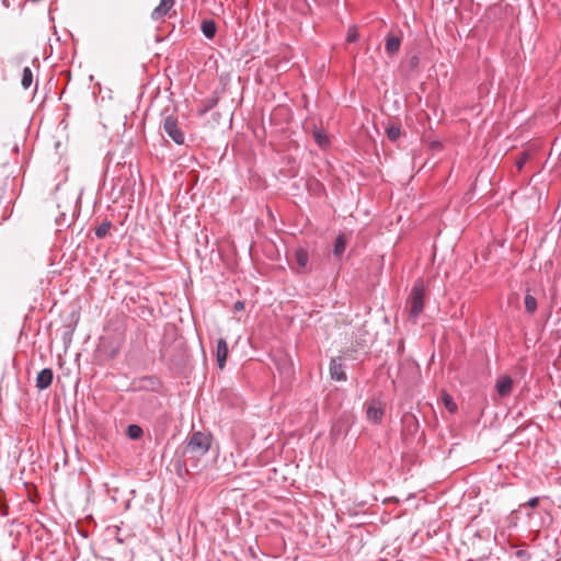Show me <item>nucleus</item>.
<instances>
[{
	"label": "nucleus",
	"instance_id": "obj_1",
	"mask_svg": "<svg viewBox=\"0 0 561 561\" xmlns=\"http://www.w3.org/2000/svg\"><path fill=\"white\" fill-rule=\"evenodd\" d=\"M211 446V436L203 432H194L183 447L182 461L185 467L198 469L201 457L205 456Z\"/></svg>",
	"mask_w": 561,
	"mask_h": 561
},
{
	"label": "nucleus",
	"instance_id": "obj_2",
	"mask_svg": "<svg viewBox=\"0 0 561 561\" xmlns=\"http://www.w3.org/2000/svg\"><path fill=\"white\" fill-rule=\"evenodd\" d=\"M424 300H425V286L422 280H417L412 286L408 305H409V316L410 318L416 322L420 314L424 309Z\"/></svg>",
	"mask_w": 561,
	"mask_h": 561
},
{
	"label": "nucleus",
	"instance_id": "obj_3",
	"mask_svg": "<svg viewBox=\"0 0 561 561\" xmlns=\"http://www.w3.org/2000/svg\"><path fill=\"white\" fill-rule=\"evenodd\" d=\"M162 128L164 133L176 144L183 145L185 141V136L183 130L179 126L178 116L174 114H170L164 116Z\"/></svg>",
	"mask_w": 561,
	"mask_h": 561
},
{
	"label": "nucleus",
	"instance_id": "obj_4",
	"mask_svg": "<svg viewBox=\"0 0 561 561\" xmlns=\"http://www.w3.org/2000/svg\"><path fill=\"white\" fill-rule=\"evenodd\" d=\"M366 407L367 420L374 424L380 423L385 413V404L374 399L367 402Z\"/></svg>",
	"mask_w": 561,
	"mask_h": 561
},
{
	"label": "nucleus",
	"instance_id": "obj_5",
	"mask_svg": "<svg viewBox=\"0 0 561 561\" xmlns=\"http://www.w3.org/2000/svg\"><path fill=\"white\" fill-rule=\"evenodd\" d=\"M174 5V0H160L158 7L151 12V19L156 22L162 21Z\"/></svg>",
	"mask_w": 561,
	"mask_h": 561
},
{
	"label": "nucleus",
	"instance_id": "obj_6",
	"mask_svg": "<svg viewBox=\"0 0 561 561\" xmlns=\"http://www.w3.org/2000/svg\"><path fill=\"white\" fill-rule=\"evenodd\" d=\"M330 376L333 380L336 381H346V373L344 370V365L341 362V358H332L330 363Z\"/></svg>",
	"mask_w": 561,
	"mask_h": 561
},
{
	"label": "nucleus",
	"instance_id": "obj_7",
	"mask_svg": "<svg viewBox=\"0 0 561 561\" xmlns=\"http://www.w3.org/2000/svg\"><path fill=\"white\" fill-rule=\"evenodd\" d=\"M54 379V373L50 368H44L42 369L36 377V387L39 390L47 389Z\"/></svg>",
	"mask_w": 561,
	"mask_h": 561
},
{
	"label": "nucleus",
	"instance_id": "obj_8",
	"mask_svg": "<svg viewBox=\"0 0 561 561\" xmlns=\"http://www.w3.org/2000/svg\"><path fill=\"white\" fill-rule=\"evenodd\" d=\"M294 256H295V262L298 266L297 272L298 273L306 272L308 262H309L308 251L305 248L299 247L295 250Z\"/></svg>",
	"mask_w": 561,
	"mask_h": 561
},
{
	"label": "nucleus",
	"instance_id": "obj_9",
	"mask_svg": "<svg viewBox=\"0 0 561 561\" xmlns=\"http://www.w3.org/2000/svg\"><path fill=\"white\" fill-rule=\"evenodd\" d=\"M496 391L500 397L505 398L511 394L513 390V380L510 376L501 377L495 385Z\"/></svg>",
	"mask_w": 561,
	"mask_h": 561
},
{
	"label": "nucleus",
	"instance_id": "obj_10",
	"mask_svg": "<svg viewBox=\"0 0 561 561\" xmlns=\"http://www.w3.org/2000/svg\"><path fill=\"white\" fill-rule=\"evenodd\" d=\"M228 357V344L225 339H219L216 346V358L219 368H224Z\"/></svg>",
	"mask_w": 561,
	"mask_h": 561
},
{
	"label": "nucleus",
	"instance_id": "obj_11",
	"mask_svg": "<svg viewBox=\"0 0 561 561\" xmlns=\"http://www.w3.org/2000/svg\"><path fill=\"white\" fill-rule=\"evenodd\" d=\"M401 46V37L394 34H389L386 38L385 49L388 55H396Z\"/></svg>",
	"mask_w": 561,
	"mask_h": 561
},
{
	"label": "nucleus",
	"instance_id": "obj_12",
	"mask_svg": "<svg viewBox=\"0 0 561 561\" xmlns=\"http://www.w3.org/2000/svg\"><path fill=\"white\" fill-rule=\"evenodd\" d=\"M201 31L208 39H213L217 32V24L213 19L203 20Z\"/></svg>",
	"mask_w": 561,
	"mask_h": 561
},
{
	"label": "nucleus",
	"instance_id": "obj_13",
	"mask_svg": "<svg viewBox=\"0 0 561 561\" xmlns=\"http://www.w3.org/2000/svg\"><path fill=\"white\" fill-rule=\"evenodd\" d=\"M347 244V239L344 233H340L335 241L333 247V255L336 259H341L343 256V253L345 252Z\"/></svg>",
	"mask_w": 561,
	"mask_h": 561
},
{
	"label": "nucleus",
	"instance_id": "obj_14",
	"mask_svg": "<svg viewBox=\"0 0 561 561\" xmlns=\"http://www.w3.org/2000/svg\"><path fill=\"white\" fill-rule=\"evenodd\" d=\"M524 305H525V310H526V312L528 314H534L536 312V310H537V300L529 293H527L525 295Z\"/></svg>",
	"mask_w": 561,
	"mask_h": 561
},
{
	"label": "nucleus",
	"instance_id": "obj_15",
	"mask_svg": "<svg viewBox=\"0 0 561 561\" xmlns=\"http://www.w3.org/2000/svg\"><path fill=\"white\" fill-rule=\"evenodd\" d=\"M126 435L130 439H135L136 440V439H140L142 437L144 431H142V428L139 425L130 424L126 428Z\"/></svg>",
	"mask_w": 561,
	"mask_h": 561
},
{
	"label": "nucleus",
	"instance_id": "obj_16",
	"mask_svg": "<svg viewBox=\"0 0 561 561\" xmlns=\"http://www.w3.org/2000/svg\"><path fill=\"white\" fill-rule=\"evenodd\" d=\"M386 133L391 141H396L401 136V126L399 124H391L386 128Z\"/></svg>",
	"mask_w": 561,
	"mask_h": 561
},
{
	"label": "nucleus",
	"instance_id": "obj_17",
	"mask_svg": "<svg viewBox=\"0 0 561 561\" xmlns=\"http://www.w3.org/2000/svg\"><path fill=\"white\" fill-rule=\"evenodd\" d=\"M218 103L217 96L207 98L203 101V107L198 110L199 115L206 114L208 111L214 108Z\"/></svg>",
	"mask_w": 561,
	"mask_h": 561
},
{
	"label": "nucleus",
	"instance_id": "obj_18",
	"mask_svg": "<svg viewBox=\"0 0 561 561\" xmlns=\"http://www.w3.org/2000/svg\"><path fill=\"white\" fill-rule=\"evenodd\" d=\"M33 82V72L30 67H25L22 72L21 84L24 89H28Z\"/></svg>",
	"mask_w": 561,
	"mask_h": 561
},
{
	"label": "nucleus",
	"instance_id": "obj_19",
	"mask_svg": "<svg viewBox=\"0 0 561 561\" xmlns=\"http://www.w3.org/2000/svg\"><path fill=\"white\" fill-rule=\"evenodd\" d=\"M112 227V224L110 221H103L100 226L95 228V236L99 239H103L107 236Z\"/></svg>",
	"mask_w": 561,
	"mask_h": 561
},
{
	"label": "nucleus",
	"instance_id": "obj_20",
	"mask_svg": "<svg viewBox=\"0 0 561 561\" xmlns=\"http://www.w3.org/2000/svg\"><path fill=\"white\" fill-rule=\"evenodd\" d=\"M313 138L320 147H324L329 144V139H328L327 135L324 133H322L321 130H314Z\"/></svg>",
	"mask_w": 561,
	"mask_h": 561
},
{
	"label": "nucleus",
	"instance_id": "obj_21",
	"mask_svg": "<svg viewBox=\"0 0 561 561\" xmlns=\"http://www.w3.org/2000/svg\"><path fill=\"white\" fill-rule=\"evenodd\" d=\"M529 158H530V154L527 151H523L518 156V158L516 159V162H515L516 168H517L518 171H520L524 168V165L529 160Z\"/></svg>",
	"mask_w": 561,
	"mask_h": 561
},
{
	"label": "nucleus",
	"instance_id": "obj_22",
	"mask_svg": "<svg viewBox=\"0 0 561 561\" xmlns=\"http://www.w3.org/2000/svg\"><path fill=\"white\" fill-rule=\"evenodd\" d=\"M358 39V32L355 27H350L347 31L346 41L348 43H354Z\"/></svg>",
	"mask_w": 561,
	"mask_h": 561
},
{
	"label": "nucleus",
	"instance_id": "obj_23",
	"mask_svg": "<svg viewBox=\"0 0 561 561\" xmlns=\"http://www.w3.org/2000/svg\"><path fill=\"white\" fill-rule=\"evenodd\" d=\"M515 557L518 561H529L530 553L526 550L520 549L515 552Z\"/></svg>",
	"mask_w": 561,
	"mask_h": 561
},
{
	"label": "nucleus",
	"instance_id": "obj_24",
	"mask_svg": "<svg viewBox=\"0 0 561 561\" xmlns=\"http://www.w3.org/2000/svg\"><path fill=\"white\" fill-rule=\"evenodd\" d=\"M540 499L538 496L531 497L528 502L522 505V507L535 508L538 506Z\"/></svg>",
	"mask_w": 561,
	"mask_h": 561
},
{
	"label": "nucleus",
	"instance_id": "obj_25",
	"mask_svg": "<svg viewBox=\"0 0 561 561\" xmlns=\"http://www.w3.org/2000/svg\"><path fill=\"white\" fill-rule=\"evenodd\" d=\"M145 382H148L152 389L156 388V386L159 385V381L153 377H147L144 379Z\"/></svg>",
	"mask_w": 561,
	"mask_h": 561
},
{
	"label": "nucleus",
	"instance_id": "obj_26",
	"mask_svg": "<svg viewBox=\"0 0 561 561\" xmlns=\"http://www.w3.org/2000/svg\"><path fill=\"white\" fill-rule=\"evenodd\" d=\"M244 309V302L241 301V300H238L234 302L233 305V310L239 312V311H242Z\"/></svg>",
	"mask_w": 561,
	"mask_h": 561
},
{
	"label": "nucleus",
	"instance_id": "obj_27",
	"mask_svg": "<svg viewBox=\"0 0 561 561\" xmlns=\"http://www.w3.org/2000/svg\"><path fill=\"white\" fill-rule=\"evenodd\" d=\"M445 404H446L447 409L450 410V411H453V409L455 408V404L451 403V399L450 398L445 399Z\"/></svg>",
	"mask_w": 561,
	"mask_h": 561
}]
</instances>
